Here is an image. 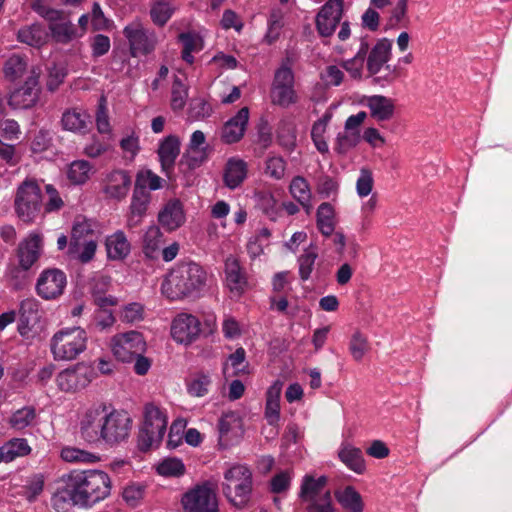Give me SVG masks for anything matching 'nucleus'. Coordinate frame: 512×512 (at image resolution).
I'll use <instances>...</instances> for the list:
<instances>
[{
    "instance_id": "nucleus-1",
    "label": "nucleus",
    "mask_w": 512,
    "mask_h": 512,
    "mask_svg": "<svg viewBox=\"0 0 512 512\" xmlns=\"http://www.w3.org/2000/svg\"><path fill=\"white\" fill-rule=\"evenodd\" d=\"M207 279V272L199 264L181 262L165 276L161 292L170 300L198 297L205 289Z\"/></svg>"
},
{
    "instance_id": "nucleus-2",
    "label": "nucleus",
    "mask_w": 512,
    "mask_h": 512,
    "mask_svg": "<svg viewBox=\"0 0 512 512\" xmlns=\"http://www.w3.org/2000/svg\"><path fill=\"white\" fill-rule=\"evenodd\" d=\"M68 475L81 507H91L106 499L111 493V479L104 471H72Z\"/></svg>"
},
{
    "instance_id": "nucleus-3",
    "label": "nucleus",
    "mask_w": 512,
    "mask_h": 512,
    "mask_svg": "<svg viewBox=\"0 0 512 512\" xmlns=\"http://www.w3.org/2000/svg\"><path fill=\"white\" fill-rule=\"evenodd\" d=\"M87 333L81 327L58 330L50 339V351L55 361H72L87 348Z\"/></svg>"
},
{
    "instance_id": "nucleus-4",
    "label": "nucleus",
    "mask_w": 512,
    "mask_h": 512,
    "mask_svg": "<svg viewBox=\"0 0 512 512\" xmlns=\"http://www.w3.org/2000/svg\"><path fill=\"white\" fill-rule=\"evenodd\" d=\"M252 472L244 465H234L224 474L222 489L228 501L237 508H243L252 493Z\"/></svg>"
},
{
    "instance_id": "nucleus-5",
    "label": "nucleus",
    "mask_w": 512,
    "mask_h": 512,
    "mask_svg": "<svg viewBox=\"0 0 512 512\" xmlns=\"http://www.w3.org/2000/svg\"><path fill=\"white\" fill-rule=\"evenodd\" d=\"M294 60L286 56L280 66L275 70L270 88L272 104L287 108L297 102V94L294 88L295 76L293 72Z\"/></svg>"
},
{
    "instance_id": "nucleus-6",
    "label": "nucleus",
    "mask_w": 512,
    "mask_h": 512,
    "mask_svg": "<svg viewBox=\"0 0 512 512\" xmlns=\"http://www.w3.org/2000/svg\"><path fill=\"white\" fill-rule=\"evenodd\" d=\"M167 424V416L159 407L153 403L146 404L144 422L137 440L139 450L146 452L153 447H157L165 435Z\"/></svg>"
},
{
    "instance_id": "nucleus-7",
    "label": "nucleus",
    "mask_w": 512,
    "mask_h": 512,
    "mask_svg": "<svg viewBox=\"0 0 512 512\" xmlns=\"http://www.w3.org/2000/svg\"><path fill=\"white\" fill-rule=\"evenodd\" d=\"M327 482L326 476H320L317 479L311 475L304 476L299 497L303 502L308 503L307 512H336L331 492L326 489Z\"/></svg>"
},
{
    "instance_id": "nucleus-8",
    "label": "nucleus",
    "mask_w": 512,
    "mask_h": 512,
    "mask_svg": "<svg viewBox=\"0 0 512 512\" xmlns=\"http://www.w3.org/2000/svg\"><path fill=\"white\" fill-rule=\"evenodd\" d=\"M42 247V238L37 234H31L21 241L17 249L18 266L9 268L8 275L11 285L18 290L24 286L27 271L39 259Z\"/></svg>"
},
{
    "instance_id": "nucleus-9",
    "label": "nucleus",
    "mask_w": 512,
    "mask_h": 512,
    "mask_svg": "<svg viewBox=\"0 0 512 512\" xmlns=\"http://www.w3.org/2000/svg\"><path fill=\"white\" fill-rule=\"evenodd\" d=\"M15 210L18 217L24 222L33 221L41 212L43 197L36 180L26 179L17 189L15 196Z\"/></svg>"
},
{
    "instance_id": "nucleus-10",
    "label": "nucleus",
    "mask_w": 512,
    "mask_h": 512,
    "mask_svg": "<svg viewBox=\"0 0 512 512\" xmlns=\"http://www.w3.org/2000/svg\"><path fill=\"white\" fill-rule=\"evenodd\" d=\"M132 429V419L124 410H116L106 406L103 421L102 442L114 446L125 441Z\"/></svg>"
},
{
    "instance_id": "nucleus-11",
    "label": "nucleus",
    "mask_w": 512,
    "mask_h": 512,
    "mask_svg": "<svg viewBox=\"0 0 512 512\" xmlns=\"http://www.w3.org/2000/svg\"><path fill=\"white\" fill-rule=\"evenodd\" d=\"M94 368L84 362L76 363L56 376L59 390L65 393H75L85 389L95 378Z\"/></svg>"
},
{
    "instance_id": "nucleus-12",
    "label": "nucleus",
    "mask_w": 512,
    "mask_h": 512,
    "mask_svg": "<svg viewBox=\"0 0 512 512\" xmlns=\"http://www.w3.org/2000/svg\"><path fill=\"white\" fill-rule=\"evenodd\" d=\"M106 404L97 403L87 408L79 420V436L89 444L102 443Z\"/></svg>"
},
{
    "instance_id": "nucleus-13",
    "label": "nucleus",
    "mask_w": 512,
    "mask_h": 512,
    "mask_svg": "<svg viewBox=\"0 0 512 512\" xmlns=\"http://www.w3.org/2000/svg\"><path fill=\"white\" fill-rule=\"evenodd\" d=\"M123 34L128 40L132 57L145 56L152 53L158 43L156 33L144 28L139 21L126 25Z\"/></svg>"
},
{
    "instance_id": "nucleus-14",
    "label": "nucleus",
    "mask_w": 512,
    "mask_h": 512,
    "mask_svg": "<svg viewBox=\"0 0 512 512\" xmlns=\"http://www.w3.org/2000/svg\"><path fill=\"white\" fill-rule=\"evenodd\" d=\"M184 512H218V502L214 490L208 485H196L181 499Z\"/></svg>"
},
{
    "instance_id": "nucleus-15",
    "label": "nucleus",
    "mask_w": 512,
    "mask_h": 512,
    "mask_svg": "<svg viewBox=\"0 0 512 512\" xmlns=\"http://www.w3.org/2000/svg\"><path fill=\"white\" fill-rule=\"evenodd\" d=\"M145 347L144 338L137 331H129L113 338V354L122 362H132L136 356L143 354Z\"/></svg>"
},
{
    "instance_id": "nucleus-16",
    "label": "nucleus",
    "mask_w": 512,
    "mask_h": 512,
    "mask_svg": "<svg viewBox=\"0 0 512 512\" xmlns=\"http://www.w3.org/2000/svg\"><path fill=\"white\" fill-rule=\"evenodd\" d=\"M67 284L65 273L57 268L42 271L37 279L36 292L45 299L51 300L61 296Z\"/></svg>"
},
{
    "instance_id": "nucleus-17",
    "label": "nucleus",
    "mask_w": 512,
    "mask_h": 512,
    "mask_svg": "<svg viewBox=\"0 0 512 512\" xmlns=\"http://www.w3.org/2000/svg\"><path fill=\"white\" fill-rule=\"evenodd\" d=\"M40 92L39 75L32 70L24 85L10 94L8 103L14 109L32 108L38 102Z\"/></svg>"
},
{
    "instance_id": "nucleus-18",
    "label": "nucleus",
    "mask_w": 512,
    "mask_h": 512,
    "mask_svg": "<svg viewBox=\"0 0 512 512\" xmlns=\"http://www.w3.org/2000/svg\"><path fill=\"white\" fill-rule=\"evenodd\" d=\"M198 318L192 314H178L171 325V335L177 343L190 344L195 341L201 331Z\"/></svg>"
},
{
    "instance_id": "nucleus-19",
    "label": "nucleus",
    "mask_w": 512,
    "mask_h": 512,
    "mask_svg": "<svg viewBox=\"0 0 512 512\" xmlns=\"http://www.w3.org/2000/svg\"><path fill=\"white\" fill-rule=\"evenodd\" d=\"M344 7L327 1L316 16V28L320 36L330 37L342 19Z\"/></svg>"
},
{
    "instance_id": "nucleus-20",
    "label": "nucleus",
    "mask_w": 512,
    "mask_h": 512,
    "mask_svg": "<svg viewBox=\"0 0 512 512\" xmlns=\"http://www.w3.org/2000/svg\"><path fill=\"white\" fill-rule=\"evenodd\" d=\"M63 486L58 487L51 496V506L56 512H70L74 506H80L78 495L68 474L61 477Z\"/></svg>"
},
{
    "instance_id": "nucleus-21",
    "label": "nucleus",
    "mask_w": 512,
    "mask_h": 512,
    "mask_svg": "<svg viewBox=\"0 0 512 512\" xmlns=\"http://www.w3.org/2000/svg\"><path fill=\"white\" fill-rule=\"evenodd\" d=\"M225 283L231 294L240 297L248 286L246 274L235 257L225 260Z\"/></svg>"
},
{
    "instance_id": "nucleus-22",
    "label": "nucleus",
    "mask_w": 512,
    "mask_h": 512,
    "mask_svg": "<svg viewBox=\"0 0 512 512\" xmlns=\"http://www.w3.org/2000/svg\"><path fill=\"white\" fill-rule=\"evenodd\" d=\"M248 120L249 109L243 107L235 116L225 122L221 130V140L226 144L239 142L244 136Z\"/></svg>"
},
{
    "instance_id": "nucleus-23",
    "label": "nucleus",
    "mask_w": 512,
    "mask_h": 512,
    "mask_svg": "<svg viewBox=\"0 0 512 512\" xmlns=\"http://www.w3.org/2000/svg\"><path fill=\"white\" fill-rule=\"evenodd\" d=\"M158 221L168 231L178 229L185 222L182 203L178 199L169 200L159 212Z\"/></svg>"
},
{
    "instance_id": "nucleus-24",
    "label": "nucleus",
    "mask_w": 512,
    "mask_h": 512,
    "mask_svg": "<svg viewBox=\"0 0 512 512\" xmlns=\"http://www.w3.org/2000/svg\"><path fill=\"white\" fill-rule=\"evenodd\" d=\"M180 154V140L175 135H169L161 141L158 148V156L161 163L162 171L166 175L174 169L175 161Z\"/></svg>"
},
{
    "instance_id": "nucleus-25",
    "label": "nucleus",
    "mask_w": 512,
    "mask_h": 512,
    "mask_svg": "<svg viewBox=\"0 0 512 512\" xmlns=\"http://www.w3.org/2000/svg\"><path fill=\"white\" fill-rule=\"evenodd\" d=\"M365 105L370 116L377 122L389 121L395 113L394 100L383 95H372L366 98Z\"/></svg>"
},
{
    "instance_id": "nucleus-26",
    "label": "nucleus",
    "mask_w": 512,
    "mask_h": 512,
    "mask_svg": "<svg viewBox=\"0 0 512 512\" xmlns=\"http://www.w3.org/2000/svg\"><path fill=\"white\" fill-rule=\"evenodd\" d=\"M104 192L115 199L126 197L131 186V177L124 170H114L108 174Z\"/></svg>"
},
{
    "instance_id": "nucleus-27",
    "label": "nucleus",
    "mask_w": 512,
    "mask_h": 512,
    "mask_svg": "<svg viewBox=\"0 0 512 512\" xmlns=\"http://www.w3.org/2000/svg\"><path fill=\"white\" fill-rule=\"evenodd\" d=\"M392 42L387 38L379 40L367 57V70L370 75L377 74L391 56Z\"/></svg>"
},
{
    "instance_id": "nucleus-28",
    "label": "nucleus",
    "mask_w": 512,
    "mask_h": 512,
    "mask_svg": "<svg viewBox=\"0 0 512 512\" xmlns=\"http://www.w3.org/2000/svg\"><path fill=\"white\" fill-rule=\"evenodd\" d=\"M89 123V114L78 108L67 109L61 117L62 128L73 133H85Z\"/></svg>"
},
{
    "instance_id": "nucleus-29",
    "label": "nucleus",
    "mask_w": 512,
    "mask_h": 512,
    "mask_svg": "<svg viewBox=\"0 0 512 512\" xmlns=\"http://www.w3.org/2000/svg\"><path fill=\"white\" fill-rule=\"evenodd\" d=\"M107 256L111 260L126 258L131 250V245L123 231L118 230L106 238Z\"/></svg>"
},
{
    "instance_id": "nucleus-30",
    "label": "nucleus",
    "mask_w": 512,
    "mask_h": 512,
    "mask_svg": "<svg viewBox=\"0 0 512 512\" xmlns=\"http://www.w3.org/2000/svg\"><path fill=\"white\" fill-rule=\"evenodd\" d=\"M247 176V164L245 161L237 158H231L227 161L223 180L229 189H235L242 184Z\"/></svg>"
},
{
    "instance_id": "nucleus-31",
    "label": "nucleus",
    "mask_w": 512,
    "mask_h": 512,
    "mask_svg": "<svg viewBox=\"0 0 512 512\" xmlns=\"http://www.w3.org/2000/svg\"><path fill=\"white\" fill-rule=\"evenodd\" d=\"M337 502L349 512H363L364 503L361 494L353 487L346 486L334 493Z\"/></svg>"
},
{
    "instance_id": "nucleus-32",
    "label": "nucleus",
    "mask_w": 512,
    "mask_h": 512,
    "mask_svg": "<svg viewBox=\"0 0 512 512\" xmlns=\"http://www.w3.org/2000/svg\"><path fill=\"white\" fill-rule=\"evenodd\" d=\"M340 460L352 471L362 474L365 469V460L360 448L350 444H343L338 452Z\"/></svg>"
},
{
    "instance_id": "nucleus-33",
    "label": "nucleus",
    "mask_w": 512,
    "mask_h": 512,
    "mask_svg": "<svg viewBox=\"0 0 512 512\" xmlns=\"http://www.w3.org/2000/svg\"><path fill=\"white\" fill-rule=\"evenodd\" d=\"M175 11L176 6L174 0H151L149 11L150 18L158 27L165 26Z\"/></svg>"
},
{
    "instance_id": "nucleus-34",
    "label": "nucleus",
    "mask_w": 512,
    "mask_h": 512,
    "mask_svg": "<svg viewBox=\"0 0 512 512\" xmlns=\"http://www.w3.org/2000/svg\"><path fill=\"white\" fill-rule=\"evenodd\" d=\"M89 239H96L92 221L85 217H77L72 227L69 245L75 250V248L79 246V243L86 242Z\"/></svg>"
},
{
    "instance_id": "nucleus-35",
    "label": "nucleus",
    "mask_w": 512,
    "mask_h": 512,
    "mask_svg": "<svg viewBox=\"0 0 512 512\" xmlns=\"http://www.w3.org/2000/svg\"><path fill=\"white\" fill-rule=\"evenodd\" d=\"M149 202L150 194H143L137 191L133 192L130 204V215L127 220V226L129 228H134L141 223L142 218L146 214Z\"/></svg>"
},
{
    "instance_id": "nucleus-36",
    "label": "nucleus",
    "mask_w": 512,
    "mask_h": 512,
    "mask_svg": "<svg viewBox=\"0 0 512 512\" xmlns=\"http://www.w3.org/2000/svg\"><path fill=\"white\" fill-rule=\"evenodd\" d=\"M289 192L309 212L311 208V190L308 181L302 176L293 177L289 185Z\"/></svg>"
},
{
    "instance_id": "nucleus-37",
    "label": "nucleus",
    "mask_w": 512,
    "mask_h": 512,
    "mask_svg": "<svg viewBox=\"0 0 512 512\" xmlns=\"http://www.w3.org/2000/svg\"><path fill=\"white\" fill-rule=\"evenodd\" d=\"M163 243V234L160 228L150 226L143 237V253L147 258L156 259Z\"/></svg>"
},
{
    "instance_id": "nucleus-38",
    "label": "nucleus",
    "mask_w": 512,
    "mask_h": 512,
    "mask_svg": "<svg viewBox=\"0 0 512 512\" xmlns=\"http://www.w3.org/2000/svg\"><path fill=\"white\" fill-rule=\"evenodd\" d=\"M316 217L319 231L324 236L332 235L335 229L333 206L328 202L320 204L317 209Z\"/></svg>"
},
{
    "instance_id": "nucleus-39",
    "label": "nucleus",
    "mask_w": 512,
    "mask_h": 512,
    "mask_svg": "<svg viewBox=\"0 0 512 512\" xmlns=\"http://www.w3.org/2000/svg\"><path fill=\"white\" fill-rule=\"evenodd\" d=\"M368 50V43L362 40L356 55L353 58L348 59L342 63L343 68L347 72H349L353 78L361 77L362 69L364 66Z\"/></svg>"
},
{
    "instance_id": "nucleus-40",
    "label": "nucleus",
    "mask_w": 512,
    "mask_h": 512,
    "mask_svg": "<svg viewBox=\"0 0 512 512\" xmlns=\"http://www.w3.org/2000/svg\"><path fill=\"white\" fill-rule=\"evenodd\" d=\"M46 37L45 29L41 24H32L18 31L17 38L20 42L30 46L41 45Z\"/></svg>"
},
{
    "instance_id": "nucleus-41",
    "label": "nucleus",
    "mask_w": 512,
    "mask_h": 512,
    "mask_svg": "<svg viewBox=\"0 0 512 512\" xmlns=\"http://www.w3.org/2000/svg\"><path fill=\"white\" fill-rule=\"evenodd\" d=\"M318 258L317 248L310 246L298 258L299 277L302 281H307L314 270L315 261Z\"/></svg>"
},
{
    "instance_id": "nucleus-42",
    "label": "nucleus",
    "mask_w": 512,
    "mask_h": 512,
    "mask_svg": "<svg viewBox=\"0 0 512 512\" xmlns=\"http://www.w3.org/2000/svg\"><path fill=\"white\" fill-rule=\"evenodd\" d=\"M161 186L162 179L158 175L154 174L150 170L140 171L136 176L134 191L143 194H150L147 189L157 190L161 188Z\"/></svg>"
},
{
    "instance_id": "nucleus-43",
    "label": "nucleus",
    "mask_w": 512,
    "mask_h": 512,
    "mask_svg": "<svg viewBox=\"0 0 512 512\" xmlns=\"http://www.w3.org/2000/svg\"><path fill=\"white\" fill-rule=\"evenodd\" d=\"M8 463L31 452V447L24 438H13L2 445Z\"/></svg>"
},
{
    "instance_id": "nucleus-44",
    "label": "nucleus",
    "mask_w": 512,
    "mask_h": 512,
    "mask_svg": "<svg viewBox=\"0 0 512 512\" xmlns=\"http://www.w3.org/2000/svg\"><path fill=\"white\" fill-rule=\"evenodd\" d=\"M45 476L42 473L32 474L23 486V495L28 502H34L41 495L45 486Z\"/></svg>"
},
{
    "instance_id": "nucleus-45",
    "label": "nucleus",
    "mask_w": 512,
    "mask_h": 512,
    "mask_svg": "<svg viewBox=\"0 0 512 512\" xmlns=\"http://www.w3.org/2000/svg\"><path fill=\"white\" fill-rule=\"evenodd\" d=\"M92 165L86 160L73 161L68 169L67 177L73 184H84L90 177Z\"/></svg>"
},
{
    "instance_id": "nucleus-46",
    "label": "nucleus",
    "mask_w": 512,
    "mask_h": 512,
    "mask_svg": "<svg viewBox=\"0 0 512 512\" xmlns=\"http://www.w3.org/2000/svg\"><path fill=\"white\" fill-rule=\"evenodd\" d=\"M36 419V410L33 406H25L16 410L9 419V424L16 430H23Z\"/></svg>"
},
{
    "instance_id": "nucleus-47",
    "label": "nucleus",
    "mask_w": 512,
    "mask_h": 512,
    "mask_svg": "<svg viewBox=\"0 0 512 512\" xmlns=\"http://www.w3.org/2000/svg\"><path fill=\"white\" fill-rule=\"evenodd\" d=\"M61 458L70 463H95L99 460L94 453L70 446L61 450Z\"/></svg>"
},
{
    "instance_id": "nucleus-48",
    "label": "nucleus",
    "mask_w": 512,
    "mask_h": 512,
    "mask_svg": "<svg viewBox=\"0 0 512 512\" xmlns=\"http://www.w3.org/2000/svg\"><path fill=\"white\" fill-rule=\"evenodd\" d=\"M27 69V61L25 57L17 54L10 56L4 65V74L10 81L20 78Z\"/></svg>"
},
{
    "instance_id": "nucleus-49",
    "label": "nucleus",
    "mask_w": 512,
    "mask_h": 512,
    "mask_svg": "<svg viewBox=\"0 0 512 512\" xmlns=\"http://www.w3.org/2000/svg\"><path fill=\"white\" fill-rule=\"evenodd\" d=\"M53 39L62 44H67L72 41L77 34L74 24L70 21L58 22L49 26Z\"/></svg>"
},
{
    "instance_id": "nucleus-50",
    "label": "nucleus",
    "mask_w": 512,
    "mask_h": 512,
    "mask_svg": "<svg viewBox=\"0 0 512 512\" xmlns=\"http://www.w3.org/2000/svg\"><path fill=\"white\" fill-rule=\"evenodd\" d=\"M211 383V377L208 373H197L187 384L188 393L195 397H203L208 393Z\"/></svg>"
},
{
    "instance_id": "nucleus-51",
    "label": "nucleus",
    "mask_w": 512,
    "mask_h": 512,
    "mask_svg": "<svg viewBox=\"0 0 512 512\" xmlns=\"http://www.w3.org/2000/svg\"><path fill=\"white\" fill-rule=\"evenodd\" d=\"M369 350L367 337L359 330L355 331L349 341V352L355 361H361Z\"/></svg>"
},
{
    "instance_id": "nucleus-52",
    "label": "nucleus",
    "mask_w": 512,
    "mask_h": 512,
    "mask_svg": "<svg viewBox=\"0 0 512 512\" xmlns=\"http://www.w3.org/2000/svg\"><path fill=\"white\" fill-rule=\"evenodd\" d=\"M97 249V242L95 240H88L86 242L79 243V246L72 249L71 245H68L69 256L78 259L82 263H88L95 255Z\"/></svg>"
},
{
    "instance_id": "nucleus-53",
    "label": "nucleus",
    "mask_w": 512,
    "mask_h": 512,
    "mask_svg": "<svg viewBox=\"0 0 512 512\" xmlns=\"http://www.w3.org/2000/svg\"><path fill=\"white\" fill-rule=\"evenodd\" d=\"M240 428V420L238 416L233 413L224 414L218 422V431H219V439L220 441L228 442L230 440L229 434L234 430Z\"/></svg>"
},
{
    "instance_id": "nucleus-54",
    "label": "nucleus",
    "mask_w": 512,
    "mask_h": 512,
    "mask_svg": "<svg viewBox=\"0 0 512 512\" xmlns=\"http://www.w3.org/2000/svg\"><path fill=\"white\" fill-rule=\"evenodd\" d=\"M360 141V132H340L336 137L334 150L338 154H346L350 149L354 148Z\"/></svg>"
},
{
    "instance_id": "nucleus-55",
    "label": "nucleus",
    "mask_w": 512,
    "mask_h": 512,
    "mask_svg": "<svg viewBox=\"0 0 512 512\" xmlns=\"http://www.w3.org/2000/svg\"><path fill=\"white\" fill-rule=\"evenodd\" d=\"M119 319L128 324L142 321L144 319V306L138 302L126 304L119 313Z\"/></svg>"
},
{
    "instance_id": "nucleus-56",
    "label": "nucleus",
    "mask_w": 512,
    "mask_h": 512,
    "mask_svg": "<svg viewBox=\"0 0 512 512\" xmlns=\"http://www.w3.org/2000/svg\"><path fill=\"white\" fill-rule=\"evenodd\" d=\"M188 97V90L182 80L176 77L173 81L172 92H171V108L176 110H182L186 104Z\"/></svg>"
},
{
    "instance_id": "nucleus-57",
    "label": "nucleus",
    "mask_w": 512,
    "mask_h": 512,
    "mask_svg": "<svg viewBox=\"0 0 512 512\" xmlns=\"http://www.w3.org/2000/svg\"><path fill=\"white\" fill-rule=\"evenodd\" d=\"M208 158L207 148H194L188 147L187 151L181 158V164L187 166L188 169L193 170L200 167Z\"/></svg>"
},
{
    "instance_id": "nucleus-58",
    "label": "nucleus",
    "mask_w": 512,
    "mask_h": 512,
    "mask_svg": "<svg viewBox=\"0 0 512 512\" xmlns=\"http://www.w3.org/2000/svg\"><path fill=\"white\" fill-rule=\"evenodd\" d=\"M213 112L212 106L204 99H193L188 109V117L193 121L208 118Z\"/></svg>"
},
{
    "instance_id": "nucleus-59",
    "label": "nucleus",
    "mask_w": 512,
    "mask_h": 512,
    "mask_svg": "<svg viewBox=\"0 0 512 512\" xmlns=\"http://www.w3.org/2000/svg\"><path fill=\"white\" fill-rule=\"evenodd\" d=\"M145 495V486L132 483L127 485L122 492L124 501L131 507H137L143 500Z\"/></svg>"
},
{
    "instance_id": "nucleus-60",
    "label": "nucleus",
    "mask_w": 512,
    "mask_h": 512,
    "mask_svg": "<svg viewBox=\"0 0 512 512\" xmlns=\"http://www.w3.org/2000/svg\"><path fill=\"white\" fill-rule=\"evenodd\" d=\"M157 471L163 476H181L185 472V466L177 458H167L158 465Z\"/></svg>"
},
{
    "instance_id": "nucleus-61",
    "label": "nucleus",
    "mask_w": 512,
    "mask_h": 512,
    "mask_svg": "<svg viewBox=\"0 0 512 512\" xmlns=\"http://www.w3.org/2000/svg\"><path fill=\"white\" fill-rule=\"evenodd\" d=\"M286 162L282 157L272 156L266 160L265 173L273 179L280 180L284 177Z\"/></svg>"
},
{
    "instance_id": "nucleus-62",
    "label": "nucleus",
    "mask_w": 512,
    "mask_h": 512,
    "mask_svg": "<svg viewBox=\"0 0 512 512\" xmlns=\"http://www.w3.org/2000/svg\"><path fill=\"white\" fill-rule=\"evenodd\" d=\"M373 183H374V180H373L372 172L368 169H364V168L361 169L360 175L356 182L357 194L360 197L368 196L372 191Z\"/></svg>"
},
{
    "instance_id": "nucleus-63",
    "label": "nucleus",
    "mask_w": 512,
    "mask_h": 512,
    "mask_svg": "<svg viewBox=\"0 0 512 512\" xmlns=\"http://www.w3.org/2000/svg\"><path fill=\"white\" fill-rule=\"evenodd\" d=\"M277 139L279 144L288 149L291 150L295 146L296 142V135L294 128L290 124H282L277 131Z\"/></svg>"
},
{
    "instance_id": "nucleus-64",
    "label": "nucleus",
    "mask_w": 512,
    "mask_h": 512,
    "mask_svg": "<svg viewBox=\"0 0 512 512\" xmlns=\"http://www.w3.org/2000/svg\"><path fill=\"white\" fill-rule=\"evenodd\" d=\"M338 187V182L334 178L324 175L319 179L317 191L323 198H330L337 194Z\"/></svg>"
}]
</instances>
